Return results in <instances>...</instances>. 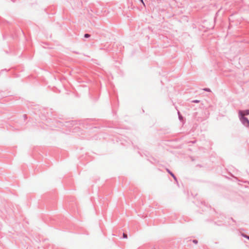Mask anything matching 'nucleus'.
Segmentation results:
<instances>
[{
  "label": "nucleus",
  "instance_id": "obj_1",
  "mask_svg": "<svg viewBox=\"0 0 249 249\" xmlns=\"http://www.w3.org/2000/svg\"><path fill=\"white\" fill-rule=\"evenodd\" d=\"M239 117L243 124L246 126H249V120L247 117L243 116V112L241 110H240L239 112Z\"/></svg>",
  "mask_w": 249,
  "mask_h": 249
},
{
  "label": "nucleus",
  "instance_id": "obj_2",
  "mask_svg": "<svg viewBox=\"0 0 249 249\" xmlns=\"http://www.w3.org/2000/svg\"><path fill=\"white\" fill-rule=\"evenodd\" d=\"M166 171L171 175V176H172L174 180L176 181V182L178 181V179H177V177L175 176V175L168 168H166Z\"/></svg>",
  "mask_w": 249,
  "mask_h": 249
},
{
  "label": "nucleus",
  "instance_id": "obj_3",
  "mask_svg": "<svg viewBox=\"0 0 249 249\" xmlns=\"http://www.w3.org/2000/svg\"><path fill=\"white\" fill-rule=\"evenodd\" d=\"M178 119L180 121L182 122L183 121V117L181 115L179 110H178Z\"/></svg>",
  "mask_w": 249,
  "mask_h": 249
},
{
  "label": "nucleus",
  "instance_id": "obj_4",
  "mask_svg": "<svg viewBox=\"0 0 249 249\" xmlns=\"http://www.w3.org/2000/svg\"><path fill=\"white\" fill-rule=\"evenodd\" d=\"M243 112V116L249 115V109H246Z\"/></svg>",
  "mask_w": 249,
  "mask_h": 249
},
{
  "label": "nucleus",
  "instance_id": "obj_5",
  "mask_svg": "<svg viewBox=\"0 0 249 249\" xmlns=\"http://www.w3.org/2000/svg\"><path fill=\"white\" fill-rule=\"evenodd\" d=\"M90 36V35L89 34H85L84 35V37L85 38H89Z\"/></svg>",
  "mask_w": 249,
  "mask_h": 249
},
{
  "label": "nucleus",
  "instance_id": "obj_6",
  "mask_svg": "<svg viewBox=\"0 0 249 249\" xmlns=\"http://www.w3.org/2000/svg\"><path fill=\"white\" fill-rule=\"evenodd\" d=\"M203 90L204 91H208V92H211V89H209V88H204V89H203Z\"/></svg>",
  "mask_w": 249,
  "mask_h": 249
},
{
  "label": "nucleus",
  "instance_id": "obj_7",
  "mask_svg": "<svg viewBox=\"0 0 249 249\" xmlns=\"http://www.w3.org/2000/svg\"><path fill=\"white\" fill-rule=\"evenodd\" d=\"M192 103H198L200 102V101L199 100H193L192 101Z\"/></svg>",
  "mask_w": 249,
  "mask_h": 249
},
{
  "label": "nucleus",
  "instance_id": "obj_8",
  "mask_svg": "<svg viewBox=\"0 0 249 249\" xmlns=\"http://www.w3.org/2000/svg\"><path fill=\"white\" fill-rule=\"evenodd\" d=\"M123 238H127V234L124 233H123Z\"/></svg>",
  "mask_w": 249,
  "mask_h": 249
},
{
  "label": "nucleus",
  "instance_id": "obj_9",
  "mask_svg": "<svg viewBox=\"0 0 249 249\" xmlns=\"http://www.w3.org/2000/svg\"><path fill=\"white\" fill-rule=\"evenodd\" d=\"M243 236L249 240V236L247 235H244Z\"/></svg>",
  "mask_w": 249,
  "mask_h": 249
},
{
  "label": "nucleus",
  "instance_id": "obj_10",
  "mask_svg": "<svg viewBox=\"0 0 249 249\" xmlns=\"http://www.w3.org/2000/svg\"><path fill=\"white\" fill-rule=\"evenodd\" d=\"M193 242L196 244H197L198 243V241L196 240H193Z\"/></svg>",
  "mask_w": 249,
  "mask_h": 249
},
{
  "label": "nucleus",
  "instance_id": "obj_11",
  "mask_svg": "<svg viewBox=\"0 0 249 249\" xmlns=\"http://www.w3.org/2000/svg\"><path fill=\"white\" fill-rule=\"evenodd\" d=\"M231 219L233 222H235V220H234L232 217H231Z\"/></svg>",
  "mask_w": 249,
  "mask_h": 249
},
{
  "label": "nucleus",
  "instance_id": "obj_12",
  "mask_svg": "<svg viewBox=\"0 0 249 249\" xmlns=\"http://www.w3.org/2000/svg\"><path fill=\"white\" fill-rule=\"evenodd\" d=\"M27 115L26 114L24 115V118H26Z\"/></svg>",
  "mask_w": 249,
  "mask_h": 249
},
{
  "label": "nucleus",
  "instance_id": "obj_13",
  "mask_svg": "<svg viewBox=\"0 0 249 249\" xmlns=\"http://www.w3.org/2000/svg\"><path fill=\"white\" fill-rule=\"evenodd\" d=\"M142 3H143L144 4V2L143 1V0H140Z\"/></svg>",
  "mask_w": 249,
  "mask_h": 249
}]
</instances>
